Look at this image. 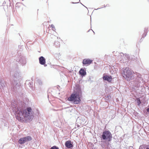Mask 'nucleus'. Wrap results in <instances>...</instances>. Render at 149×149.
Segmentation results:
<instances>
[{"label":"nucleus","instance_id":"1","mask_svg":"<svg viewBox=\"0 0 149 149\" xmlns=\"http://www.w3.org/2000/svg\"><path fill=\"white\" fill-rule=\"evenodd\" d=\"M11 105L16 119L19 121L21 122H28L32 120L33 116L31 109L30 107L26 109L25 103L22 102L17 104L12 102Z\"/></svg>","mask_w":149,"mask_h":149},{"label":"nucleus","instance_id":"2","mask_svg":"<svg viewBox=\"0 0 149 149\" xmlns=\"http://www.w3.org/2000/svg\"><path fill=\"white\" fill-rule=\"evenodd\" d=\"M79 91H74L68 98V100L74 104H79L81 102Z\"/></svg>","mask_w":149,"mask_h":149},{"label":"nucleus","instance_id":"3","mask_svg":"<svg viewBox=\"0 0 149 149\" xmlns=\"http://www.w3.org/2000/svg\"><path fill=\"white\" fill-rule=\"evenodd\" d=\"M121 73L123 76L127 81H130L134 78L133 72L129 67L123 68Z\"/></svg>","mask_w":149,"mask_h":149},{"label":"nucleus","instance_id":"4","mask_svg":"<svg viewBox=\"0 0 149 149\" xmlns=\"http://www.w3.org/2000/svg\"><path fill=\"white\" fill-rule=\"evenodd\" d=\"M100 138L102 141H110L112 140V135L109 131L105 130L101 136Z\"/></svg>","mask_w":149,"mask_h":149},{"label":"nucleus","instance_id":"5","mask_svg":"<svg viewBox=\"0 0 149 149\" xmlns=\"http://www.w3.org/2000/svg\"><path fill=\"white\" fill-rule=\"evenodd\" d=\"M16 61L19 62L22 66H23L26 64V58L24 56L20 55L18 57H17Z\"/></svg>","mask_w":149,"mask_h":149},{"label":"nucleus","instance_id":"6","mask_svg":"<svg viewBox=\"0 0 149 149\" xmlns=\"http://www.w3.org/2000/svg\"><path fill=\"white\" fill-rule=\"evenodd\" d=\"M32 139V138L31 136H28L19 139L18 141V142L20 144H22L26 142L31 141Z\"/></svg>","mask_w":149,"mask_h":149},{"label":"nucleus","instance_id":"7","mask_svg":"<svg viewBox=\"0 0 149 149\" xmlns=\"http://www.w3.org/2000/svg\"><path fill=\"white\" fill-rule=\"evenodd\" d=\"M136 81V84L137 85V86H140L139 84L143 83V79L141 77L140 74H138L137 76Z\"/></svg>","mask_w":149,"mask_h":149},{"label":"nucleus","instance_id":"8","mask_svg":"<svg viewBox=\"0 0 149 149\" xmlns=\"http://www.w3.org/2000/svg\"><path fill=\"white\" fill-rule=\"evenodd\" d=\"M12 87L11 88L14 91H16V89H17V87L18 89L20 87L19 85L18 84L16 80H14L13 81L11 82Z\"/></svg>","mask_w":149,"mask_h":149},{"label":"nucleus","instance_id":"9","mask_svg":"<svg viewBox=\"0 0 149 149\" xmlns=\"http://www.w3.org/2000/svg\"><path fill=\"white\" fill-rule=\"evenodd\" d=\"M120 56L122 57L121 59L120 60V61L122 60H123L124 61V60H127L129 59L130 58L129 55L128 54H124L123 53L120 54Z\"/></svg>","mask_w":149,"mask_h":149},{"label":"nucleus","instance_id":"10","mask_svg":"<svg viewBox=\"0 0 149 149\" xmlns=\"http://www.w3.org/2000/svg\"><path fill=\"white\" fill-rule=\"evenodd\" d=\"M103 79L105 81H107L109 82H110L112 80V77L111 76L105 75L103 76Z\"/></svg>","mask_w":149,"mask_h":149},{"label":"nucleus","instance_id":"11","mask_svg":"<svg viewBox=\"0 0 149 149\" xmlns=\"http://www.w3.org/2000/svg\"><path fill=\"white\" fill-rule=\"evenodd\" d=\"M92 61V60L89 59H84L83 60L82 63L83 65H89L91 63Z\"/></svg>","mask_w":149,"mask_h":149},{"label":"nucleus","instance_id":"12","mask_svg":"<svg viewBox=\"0 0 149 149\" xmlns=\"http://www.w3.org/2000/svg\"><path fill=\"white\" fill-rule=\"evenodd\" d=\"M40 63L42 65H45L46 63L45 59L42 56H41L39 58Z\"/></svg>","mask_w":149,"mask_h":149},{"label":"nucleus","instance_id":"13","mask_svg":"<svg viewBox=\"0 0 149 149\" xmlns=\"http://www.w3.org/2000/svg\"><path fill=\"white\" fill-rule=\"evenodd\" d=\"M65 145L66 147L68 148H71L73 146V145L72 144L71 142L70 141H67L65 143Z\"/></svg>","mask_w":149,"mask_h":149},{"label":"nucleus","instance_id":"14","mask_svg":"<svg viewBox=\"0 0 149 149\" xmlns=\"http://www.w3.org/2000/svg\"><path fill=\"white\" fill-rule=\"evenodd\" d=\"M79 74L82 77L84 76L86 74V70L82 68H81L79 72Z\"/></svg>","mask_w":149,"mask_h":149},{"label":"nucleus","instance_id":"15","mask_svg":"<svg viewBox=\"0 0 149 149\" xmlns=\"http://www.w3.org/2000/svg\"><path fill=\"white\" fill-rule=\"evenodd\" d=\"M148 31V29L145 28L144 30V33H143L142 35V37L144 38L146 36L147 32Z\"/></svg>","mask_w":149,"mask_h":149},{"label":"nucleus","instance_id":"16","mask_svg":"<svg viewBox=\"0 0 149 149\" xmlns=\"http://www.w3.org/2000/svg\"><path fill=\"white\" fill-rule=\"evenodd\" d=\"M37 83L39 85L41 86L42 84V82L41 80L38 79L37 80Z\"/></svg>","mask_w":149,"mask_h":149},{"label":"nucleus","instance_id":"17","mask_svg":"<svg viewBox=\"0 0 149 149\" xmlns=\"http://www.w3.org/2000/svg\"><path fill=\"white\" fill-rule=\"evenodd\" d=\"M111 97L110 95H107L105 96V99L107 100H110V99L111 98Z\"/></svg>","mask_w":149,"mask_h":149},{"label":"nucleus","instance_id":"18","mask_svg":"<svg viewBox=\"0 0 149 149\" xmlns=\"http://www.w3.org/2000/svg\"><path fill=\"white\" fill-rule=\"evenodd\" d=\"M136 100H137V102L138 104V105H139L141 103V102L140 101V99L139 98H138Z\"/></svg>","mask_w":149,"mask_h":149},{"label":"nucleus","instance_id":"19","mask_svg":"<svg viewBox=\"0 0 149 149\" xmlns=\"http://www.w3.org/2000/svg\"><path fill=\"white\" fill-rule=\"evenodd\" d=\"M145 146L144 145L140 146L139 149H145Z\"/></svg>","mask_w":149,"mask_h":149},{"label":"nucleus","instance_id":"20","mask_svg":"<svg viewBox=\"0 0 149 149\" xmlns=\"http://www.w3.org/2000/svg\"><path fill=\"white\" fill-rule=\"evenodd\" d=\"M50 149H59L58 147H57L56 146H54L52 147Z\"/></svg>","mask_w":149,"mask_h":149},{"label":"nucleus","instance_id":"21","mask_svg":"<svg viewBox=\"0 0 149 149\" xmlns=\"http://www.w3.org/2000/svg\"><path fill=\"white\" fill-rule=\"evenodd\" d=\"M51 26L52 28V30L54 31H55L56 29L54 25L53 24H52Z\"/></svg>","mask_w":149,"mask_h":149},{"label":"nucleus","instance_id":"22","mask_svg":"<svg viewBox=\"0 0 149 149\" xmlns=\"http://www.w3.org/2000/svg\"><path fill=\"white\" fill-rule=\"evenodd\" d=\"M19 76V73L18 72H17V73L15 74L14 75V77L16 78H17V77H18V76Z\"/></svg>","mask_w":149,"mask_h":149},{"label":"nucleus","instance_id":"23","mask_svg":"<svg viewBox=\"0 0 149 149\" xmlns=\"http://www.w3.org/2000/svg\"><path fill=\"white\" fill-rule=\"evenodd\" d=\"M29 84H30L29 86L31 87L32 86V83L31 82H30L29 83Z\"/></svg>","mask_w":149,"mask_h":149},{"label":"nucleus","instance_id":"24","mask_svg":"<svg viewBox=\"0 0 149 149\" xmlns=\"http://www.w3.org/2000/svg\"><path fill=\"white\" fill-rule=\"evenodd\" d=\"M147 111L148 112H149V108H148V109H147Z\"/></svg>","mask_w":149,"mask_h":149},{"label":"nucleus","instance_id":"25","mask_svg":"<svg viewBox=\"0 0 149 149\" xmlns=\"http://www.w3.org/2000/svg\"><path fill=\"white\" fill-rule=\"evenodd\" d=\"M77 127H80V125H78V124H77Z\"/></svg>","mask_w":149,"mask_h":149},{"label":"nucleus","instance_id":"26","mask_svg":"<svg viewBox=\"0 0 149 149\" xmlns=\"http://www.w3.org/2000/svg\"><path fill=\"white\" fill-rule=\"evenodd\" d=\"M109 6V5H106V6H104V7H106V6Z\"/></svg>","mask_w":149,"mask_h":149},{"label":"nucleus","instance_id":"27","mask_svg":"<svg viewBox=\"0 0 149 149\" xmlns=\"http://www.w3.org/2000/svg\"><path fill=\"white\" fill-rule=\"evenodd\" d=\"M105 143H106V144H109V143H108V142H106Z\"/></svg>","mask_w":149,"mask_h":149},{"label":"nucleus","instance_id":"28","mask_svg":"<svg viewBox=\"0 0 149 149\" xmlns=\"http://www.w3.org/2000/svg\"><path fill=\"white\" fill-rule=\"evenodd\" d=\"M102 8V7H101V8H97V9H96V10H97V9H100V8Z\"/></svg>","mask_w":149,"mask_h":149},{"label":"nucleus","instance_id":"29","mask_svg":"<svg viewBox=\"0 0 149 149\" xmlns=\"http://www.w3.org/2000/svg\"><path fill=\"white\" fill-rule=\"evenodd\" d=\"M146 149H149V148L147 147V148H146Z\"/></svg>","mask_w":149,"mask_h":149},{"label":"nucleus","instance_id":"30","mask_svg":"<svg viewBox=\"0 0 149 149\" xmlns=\"http://www.w3.org/2000/svg\"><path fill=\"white\" fill-rule=\"evenodd\" d=\"M44 65V66H47V65Z\"/></svg>","mask_w":149,"mask_h":149},{"label":"nucleus","instance_id":"31","mask_svg":"<svg viewBox=\"0 0 149 149\" xmlns=\"http://www.w3.org/2000/svg\"><path fill=\"white\" fill-rule=\"evenodd\" d=\"M72 3H74L72 2Z\"/></svg>","mask_w":149,"mask_h":149}]
</instances>
